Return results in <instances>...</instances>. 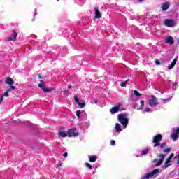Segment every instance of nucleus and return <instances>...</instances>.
Masks as SVG:
<instances>
[{"mask_svg":"<svg viewBox=\"0 0 179 179\" xmlns=\"http://www.w3.org/2000/svg\"><path fill=\"white\" fill-rule=\"evenodd\" d=\"M118 121L122 124V125L124 127V128H127V126L128 125L129 120L127 118L126 114H120L118 115Z\"/></svg>","mask_w":179,"mask_h":179,"instance_id":"f257e3e1","label":"nucleus"},{"mask_svg":"<svg viewBox=\"0 0 179 179\" xmlns=\"http://www.w3.org/2000/svg\"><path fill=\"white\" fill-rule=\"evenodd\" d=\"M162 139H163L162 134H157L153 137L152 142L155 143L154 148L160 146V142H162Z\"/></svg>","mask_w":179,"mask_h":179,"instance_id":"f03ea898","label":"nucleus"},{"mask_svg":"<svg viewBox=\"0 0 179 179\" xmlns=\"http://www.w3.org/2000/svg\"><path fill=\"white\" fill-rule=\"evenodd\" d=\"M149 106L150 107H155V106H159V101H157V98L155 96V95H151V100L149 101Z\"/></svg>","mask_w":179,"mask_h":179,"instance_id":"7ed1b4c3","label":"nucleus"},{"mask_svg":"<svg viewBox=\"0 0 179 179\" xmlns=\"http://www.w3.org/2000/svg\"><path fill=\"white\" fill-rule=\"evenodd\" d=\"M164 24L167 26V27H174V26H176V21H174V20L166 19L164 20Z\"/></svg>","mask_w":179,"mask_h":179,"instance_id":"20e7f679","label":"nucleus"},{"mask_svg":"<svg viewBox=\"0 0 179 179\" xmlns=\"http://www.w3.org/2000/svg\"><path fill=\"white\" fill-rule=\"evenodd\" d=\"M179 136V127H176L173 129V131L171 134V138L174 141H177L178 139Z\"/></svg>","mask_w":179,"mask_h":179,"instance_id":"39448f33","label":"nucleus"},{"mask_svg":"<svg viewBox=\"0 0 179 179\" xmlns=\"http://www.w3.org/2000/svg\"><path fill=\"white\" fill-rule=\"evenodd\" d=\"M157 157H159V160L155 164V167H159V166H162V164H163V162L164 161V157H166V155L164 154H158Z\"/></svg>","mask_w":179,"mask_h":179,"instance_id":"423d86ee","label":"nucleus"},{"mask_svg":"<svg viewBox=\"0 0 179 179\" xmlns=\"http://www.w3.org/2000/svg\"><path fill=\"white\" fill-rule=\"evenodd\" d=\"M67 136L69 138L79 136V133H75L74 129H69L67 131Z\"/></svg>","mask_w":179,"mask_h":179,"instance_id":"0eeeda50","label":"nucleus"},{"mask_svg":"<svg viewBox=\"0 0 179 179\" xmlns=\"http://www.w3.org/2000/svg\"><path fill=\"white\" fill-rule=\"evenodd\" d=\"M16 37H17V32L13 31V34L8 38V41H16Z\"/></svg>","mask_w":179,"mask_h":179,"instance_id":"6e6552de","label":"nucleus"},{"mask_svg":"<svg viewBox=\"0 0 179 179\" xmlns=\"http://www.w3.org/2000/svg\"><path fill=\"white\" fill-rule=\"evenodd\" d=\"M59 135L62 138H66V136H68V133L65 132L64 127H60V131H59Z\"/></svg>","mask_w":179,"mask_h":179,"instance_id":"1a4fd4ad","label":"nucleus"},{"mask_svg":"<svg viewBox=\"0 0 179 179\" xmlns=\"http://www.w3.org/2000/svg\"><path fill=\"white\" fill-rule=\"evenodd\" d=\"M164 43L166 44H174V39L173 38V36H169L166 38H165Z\"/></svg>","mask_w":179,"mask_h":179,"instance_id":"9d476101","label":"nucleus"},{"mask_svg":"<svg viewBox=\"0 0 179 179\" xmlns=\"http://www.w3.org/2000/svg\"><path fill=\"white\" fill-rule=\"evenodd\" d=\"M120 105H118V106H117L113 107V108L110 110L111 114H115V113H117V112H119V111H120Z\"/></svg>","mask_w":179,"mask_h":179,"instance_id":"9b49d317","label":"nucleus"},{"mask_svg":"<svg viewBox=\"0 0 179 179\" xmlns=\"http://www.w3.org/2000/svg\"><path fill=\"white\" fill-rule=\"evenodd\" d=\"M169 8H170V4L167 2L164 3L162 6V9L163 12H166V10L169 9Z\"/></svg>","mask_w":179,"mask_h":179,"instance_id":"f8f14e48","label":"nucleus"},{"mask_svg":"<svg viewBox=\"0 0 179 179\" xmlns=\"http://www.w3.org/2000/svg\"><path fill=\"white\" fill-rule=\"evenodd\" d=\"M5 82L6 85H9V86H12L13 85V79L10 77H7Z\"/></svg>","mask_w":179,"mask_h":179,"instance_id":"ddd939ff","label":"nucleus"},{"mask_svg":"<svg viewBox=\"0 0 179 179\" xmlns=\"http://www.w3.org/2000/svg\"><path fill=\"white\" fill-rule=\"evenodd\" d=\"M95 19H100L101 17V14L100 13V11L99 10L98 8H95Z\"/></svg>","mask_w":179,"mask_h":179,"instance_id":"4468645a","label":"nucleus"},{"mask_svg":"<svg viewBox=\"0 0 179 179\" xmlns=\"http://www.w3.org/2000/svg\"><path fill=\"white\" fill-rule=\"evenodd\" d=\"M177 58H175L173 62H171V65L168 66V69H173V66H176V64H177Z\"/></svg>","mask_w":179,"mask_h":179,"instance_id":"2eb2a0df","label":"nucleus"},{"mask_svg":"<svg viewBox=\"0 0 179 179\" xmlns=\"http://www.w3.org/2000/svg\"><path fill=\"white\" fill-rule=\"evenodd\" d=\"M89 161L91 163H94V162H96V160H97V157L96 155L94 156H89L88 157Z\"/></svg>","mask_w":179,"mask_h":179,"instance_id":"dca6fc26","label":"nucleus"},{"mask_svg":"<svg viewBox=\"0 0 179 179\" xmlns=\"http://www.w3.org/2000/svg\"><path fill=\"white\" fill-rule=\"evenodd\" d=\"M42 90H43L44 93H48L49 92H52L53 90H55V89L54 88H42Z\"/></svg>","mask_w":179,"mask_h":179,"instance_id":"f3484780","label":"nucleus"},{"mask_svg":"<svg viewBox=\"0 0 179 179\" xmlns=\"http://www.w3.org/2000/svg\"><path fill=\"white\" fill-rule=\"evenodd\" d=\"M171 162V160L169 159V158H167V159L166 160V162L164 163L165 169H167V168L170 167V166H171V164H169Z\"/></svg>","mask_w":179,"mask_h":179,"instance_id":"a211bd4d","label":"nucleus"},{"mask_svg":"<svg viewBox=\"0 0 179 179\" xmlns=\"http://www.w3.org/2000/svg\"><path fill=\"white\" fill-rule=\"evenodd\" d=\"M115 129H116L117 132H121V131H122V129H121V127L120 126L119 123H116Z\"/></svg>","mask_w":179,"mask_h":179,"instance_id":"6ab92c4d","label":"nucleus"},{"mask_svg":"<svg viewBox=\"0 0 179 179\" xmlns=\"http://www.w3.org/2000/svg\"><path fill=\"white\" fill-rule=\"evenodd\" d=\"M159 169H154L152 172L149 173L150 176H151V177H153V176H155V174H157V173H159Z\"/></svg>","mask_w":179,"mask_h":179,"instance_id":"aec40b11","label":"nucleus"},{"mask_svg":"<svg viewBox=\"0 0 179 179\" xmlns=\"http://www.w3.org/2000/svg\"><path fill=\"white\" fill-rule=\"evenodd\" d=\"M38 86L41 89H44V87H45V83L43 82V80H41V83L38 84Z\"/></svg>","mask_w":179,"mask_h":179,"instance_id":"412c9836","label":"nucleus"},{"mask_svg":"<svg viewBox=\"0 0 179 179\" xmlns=\"http://www.w3.org/2000/svg\"><path fill=\"white\" fill-rule=\"evenodd\" d=\"M128 82H129V79H127L126 81L121 83L120 86L122 87H127V83H128Z\"/></svg>","mask_w":179,"mask_h":179,"instance_id":"4be33fe9","label":"nucleus"},{"mask_svg":"<svg viewBox=\"0 0 179 179\" xmlns=\"http://www.w3.org/2000/svg\"><path fill=\"white\" fill-rule=\"evenodd\" d=\"M148 153H149V149L148 148L143 150L141 152L142 156H145V155H148Z\"/></svg>","mask_w":179,"mask_h":179,"instance_id":"5701e85b","label":"nucleus"},{"mask_svg":"<svg viewBox=\"0 0 179 179\" xmlns=\"http://www.w3.org/2000/svg\"><path fill=\"white\" fill-rule=\"evenodd\" d=\"M140 103H141V106H140V108H138V110H142V108H143V106H145V101L141 100Z\"/></svg>","mask_w":179,"mask_h":179,"instance_id":"b1692460","label":"nucleus"},{"mask_svg":"<svg viewBox=\"0 0 179 179\" xmlns=\"http://www.w3.org/2000/svg\"><path fill=\"white\" fill-rule=\"evenodd\" d=\"M149 178H152V176H150L149 173L143 177V179H149Z\"/></svg>","mask_w":179,"mask_h":179,"instance_id":"393cba45","label":"nucleus"},{"mask_svg":"<svg viewBox=\"0 0 179 179\" xmlns=\"http://www.w3.org/2000/svg\"><path fill=\"white\" fill-rule=\"evenodd\" d=\"M134 94L137 97H141V96H142V94L139 93V92H138L137 90H134Z\"/></svg>","mask_w":179,"mask_h":179,"instance_id":"a878e982","label":"nucleus"},{"mask_svg":"<svg viewBox=\"0 0 179 179\" xmlns=\"http://www.w3.org/2000/svg\"><path fill=\"white\" fill-rule=\"evenodd\" d=\"M2 97L3 99V97H9V93L6 91L4 92L3 94H2Z\"/></svg>","mask_w":179,"mask_h":179,"instance_id":"bb28decb","label":"nucleus"},{"mask_svg":"<svg viewBox=\"0 0 179 179\" xmlns=\"http://www.w3.org/2000/svg\"><path fill=\"white\" fill-rule=\"evenodd\" d=\"M163 152L164 153H170V152H171V148H169L164 149Z\"/></svg>","mask_w":179,"mask_h":179,"instance_id":"cd10ccee","label":"nucleus"},{"mask_svg":"<svg viewBox=\"0 0 179 179\" xmlns=\"http://www.w3.org/2000/svg\"><path fill=\"white\" fill-rule=\"evenodd\" d=\"M85 166L86 167H88V169H90V170H92V169H93V166H92V165H91L90 164L87 163V162H86V163L85 164Z\"/></svg>","mask_w":179,"mask_h":179,"instance_id":"c85d7f7f","label":"nucleus"},{"mask_svg":"<svg viewBox=\"0 0 179 179\" xmlns=\"http://www.w3.org/2000/svg\"><path fill=\"white\" fill-rule=\"evenodd\" d=\"M166 145H167V143L166 142H164L160 145V148L161 149H164V148H166Z\"/></svg>","mask_w":179,"mask_h":179,"instance_id":"c756f323","label":"nucleus"},{"mask_svg":"<svg viewBox=\"0 0 179 179\" xmlns=\"http://www.w3.org/2000/svg\"><path fill=\"white\" fill-rule=\"evenodd\" d=\"M78 106L80 107V108H83V107H86L85 103H78Z\"/></svg>","mask_w":179,"mask_h":179,"instance_id":"7c9ffc66","label":"nucleus"},{"mask_svg":"<svg viewBox=\"0 0 179 179\" xmlns=\"http://www.w3.org/2000/svg\"><path fill=\"white\" fill-rule=\"evenodd\" d=\"M173 157H174V153H171V154L169 156L168 159H169V160H171V159H173Z\"/></svg>","mask_w":179,"mask_h":179,"instance_id":"2f4dec72","label":"nucleus"},{"mask_svg":"<svg viewBox=\"0 0 179 179\" xmlns=\"http://www.w3.org/2000/svg\"><path fill=\"white\" fill-rule=\"evenodd\" d=\"M74 101H76V103L79 102V98H78V96L76 95L74 96Z\"/></svg>","mask_w":179,"mask_h":179,"instance_id":"473e14b6","label":"nucleus"},{"mask_svg":"<svg viewBox=\"0 0 179 179\" xmlns=\"http://www.w3.org/2000/svg\"><path fill=\"white\" fill-rule=\"evenodd\" d=\"M76 115H77L78 118H80V110L76 111Z\"/></svg>","mask_w":179,"mask_h":179,"instance_id":"72a5a7b5","label":"nucleus"},{"mask_svg":"<svg viewBox=\"0 0 179 179\" xmlns=\"http://www.w3.org/2000/svg\"><path fill=\"white\" fill-rule=\"evenodd\" d=\"M10 89L11 90H15V89H16V86H15V85H10Z\"/></svg>","mask_w":179,"mask_h":179,"instance_id":"f704fd0d","label":"nucleus"},{"mask_svg":"<svg viewBox=\"0 0 179 179\" xmlns=\"http://www.w3.org/2000/svg\"><path fill=\"white\" fill-rule=\"evenodd\" d=\"M155 65H160V61H159V60H157V59H156V60H155Z\"/></svg>","mask_w":179,"mask_h":179,"instance_id":"c9c22d12","label":"nucleus"},{"mask_svg":"<svg viewBox=\"0 0 179 179\" xmlns=\"http://www.w3.org/2000/svg\"><path fill=\"white\" fill-rule=\"evenodd\" d=\"M110 145H112L113 146H114V145H115V140H111V141H110Z\"/></svg>","mask_w":179,"mask_h":179,"instance_id":"e433bc0d","label":"nucleus"},{"mask_svg":"<svg viewBox=\"0 0 179 179\" xmlns=\"http://www.w3.org/2000/svg\"><path fill=\"white\" fill-rule=\"evenodd\" d=\"M63 94L64 96H68V91H63Z\"/></svg>","mask_w":179,"mask_h":179,"instance_id":"4c0bfd02","label":"nucleus"},{"mask_svg":"<svg viewBox=\"0 0 179 179\" xmlns=\"http://www.w3.org/2000/svg\"><path fill=\"white\" fill-rule=\"evenodd\" d=\"M145 113H149V111H150V108H147L145 109Z\"/></svg>","mask_w":179,"mask_h":179,"instance_id":"58836bf2","label":"nucleus"},{"mask_svg":"<svg viewBox=\"0 0 179 179\" xmlns=\"http://www.w3.org/2000/svg\"><path fill=\"white\" fill-rule=\"evenodd\" d=\"M64 157H68V152H65L64 155H63Z\"/></svg>","mask_w":179,"mask_h":179,"instance_id":"ea45409f","label":"nucleus"},{"mask_svg":"<svg viewBox=\"0 0 179 179\" xmlns=\"http://www.w3.org/2000/svg\"><path fill=\"white\" fill-rule=\"evenodd\" d=\"M10 88H8L5 90V92H7V93H9V92H10Z\"/></svg>","mask_w":179,"mask_h":179,"instance_id":"a19ab883","label":"nucleus"},{"mask_svg":"<svg viewBox=\"0 0 179 179\" xmlns=\"http://www.w3.org/2000/svg\"><path fill=\"white\" fill-rule=\"evenodd\" d=\"M2 101H3V96H1V98L0 99V104L1 103H2Z\"/></svg>","mask_w":179,"mask_h":179,"instance_id":"79ce46f5","label":"nucleus"},{"mask_svg":"<svg viewBox=\"0 0 179 179\" xmlns=\"http://www.w3.org/2000/svg\"><path fill=\"white\" fill-rule=\"evenodd\" d=\"M156 162H157V159H155L152 161V163H156Z\"/></svg>","mask_w":179,"mask_h":179,"instance_id":"37998d69","label":"nucleus"},{"mask_svg":"<svg viewBox=\"0 0 179 179\" xmlns=\"http://www.w3.org/2000/svg\"><path fill=\"white\" fill-rule=\"evenodd\" d=\"M67 89H72V86L68 85V86H67Z\"/></svg>","mask_w":179,"mask_h":179,"instance_id":"c03bdc74","label":"nucleus"},{"mask_svg":"<svg viewBox=\"0 0 179 179\" xmlns=\"http://www.w3.org/2000/svg\"><path fill=\"white\" fill-rule=\"evenodd\" d=\"M38 79H41V75L38 74Z\"/></svg>","mask_w":179,"mask_h":179,"instance_id":"a18cd8bd","label":"nucleus"},{"mask_svg":"<svg viewBox=\"0 0 179 179\" xmlns=\"http://www.w3.org/2000/svg\"><path fill=\"white\" fill-rule=\"evenodd\" d=\"M173 86H177V82L173 83Z\"/></svg>","mask_w":179,"mask_h":179,"instance_id":"49530a36","label":"nucleus"},{"mask_svg":"<svg viewBox=\"0 0 179 179\" xmlns=\"http://www.w3.org/2000/svg\"><path fill=\"white\" fill-rule=\"evenodd\" d=\"M61 166H62V164H59L57 165V167H61Z\"/></svg>","mask_w":179,"mask_h":179,"instance_id":"de8ad7c7","label":"nucleus"},{"mask_svg":"<svg viewBox=\"0 0 179 179\" xmlns=\"http://www.w3.org/2000/svg\"><path fill=\"white\" fill-rule=\"evenodd\" d=\"M94 103H97V100H96V99L94 100Z\"/></svg>","mask_w":179,"mask_h":179,"instance_id":"09e8293b","label":"nucleus"},{"mask_svg":"<svg viewBox=\"0 0 179 179\" xmlns=\"http://www.w3.org/2000/svg\"><path fill=\"white\" fill-rule=\"evenodd\" d=\"M137 1H138V2H142V1H143V0H137Z\"/></svg>","mask_w":179,"mask_h":179,"instance_id":"8fccbe9b","label":"nucleus"},{"mask_svg":"<svg viewBox=\"0 0 179 179\" xmlns=\"http://www.w3.org/2000/svg\"><path fill=\"white\" fill-rule=\"evenodd\" d=\"M177 164H179V159L178 160Z\"/></svg>","mask_w":179,"mask_h":179,"instance_id":"3c124183","label":"nucleus"},{"mask_svg":"<svg viewBox=\"0 0 179 179\" xmlns=\"http://www.w3.org/2000/svg\"><path fill=\"white\" fill-rule=\"evenodd\" d=\"M178 44H179V38L178 39Z\"/></svg>","mask_w":179,"mask_h":179,"instance_id":"603ef678","label":"nucleus"},{"mask_svg":"<svg viewBox=\"0 0 179 179\" xmlns=\"http://www.w3.org/2000/svg\"><path fill=\"white\" fill-rule=\"evenodd\" d=\"M57 1H59V0H57Z\"/></svg>","mask_w":179,"mask_h":179,"instance_id":"864d4df0","label":"nucleus"}]
</instances>
